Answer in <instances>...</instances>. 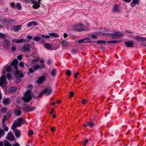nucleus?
I'll return each mask as SVG.
<instances>
[{"instance_id":"obj_1","label":"nucleus","mask_w":146,"mask_h":146,"mask_svg":"<svg viewBox=\"0 0 146 146\" xmlns=\"http://www.w3.org/2000/svg\"><path fill=\"white\" fill-rule=\"evenodd\" d=\"M31 93V91L30 90H27L25 93L24 96L22 98V100L24 102H29L32 99Z\"/></svg>"},{"instance_id":"obj_2","label":"nucleus","mask_w":146,"mask_h":146,"mask_svg":"<svg viewBox=\"0 0 146 146\" xmlns=\"http://www.w3.org/2000/svg\"><path fill=\"white\" fill-rule=\"evenodd\" d=\"M41 37L38 36H35L33 38V40L36 42H38L40 44H43L44 42V39L49 38L50 36L48 35H41Z\"/></svg>"},{"instance_id":"obj_3","label":"nucleus","mask_w":146,"mask_h":146,"mask_svg":"<svg viewBox=\"0 0 146 146\" xmlns=\"http://www.w3.org/2000/svg\"><path fill=\"white\" fill-rule=\"evenodd\" d=\"M111 31L114 32L113 33H112V37L115 39H117L122 37L124 35L123 33L115 31L113 30H112V31Z\"/></svg>"},{"instance_id":"obj_4","label":"nucleus","mask_w":146,"mask_h":146,"mask_svg":"<svg viewBox=\"0 0 146 146\" xmlns=\"http://www.w3.org/2000/svg\"><path fill=\"white\" fill-rule=\"evenodd\" d=\"M6 77L4 76H1L0 78V86L1 87L5 86L7 84Z\"/></svg>"},{"instance_id":"obj_5","label":"nucleus","mask_w":146,"mask_h":146,"mask_svg":"<svg viewBox=\"0 0 146 146\" xmlns=\"http://www.w3.org/2000/svg\"><path fill=\"white\" fill-rule=\"evenodd\" d=\"M31 48V45L29 43L25 44L23 47L21 48V49L23 52L28 51Z\"/></svg>"},{"instance_id":"obj_6","label":"nucleus","mask_w":146,"mask_h":146,"mask_svg":"<svg viewBox=\"0 0 146 146\" xmlns=\"http://www.w3.org/2000/svg\"><path fill=\"white\" fill-rule=\"evenodd\" d=\"M84 25L83 24L79 23L76 25L75 28L74 29L78 31H82L84 30Z\"/></svg>"},{"instance_id":"obj_7","label":"nucleus","mask_w":146,"mask_h":146,"mask_svg":"<svg viewBox=\"0 0 146 146\" xmlns=\"http://www.w3.org/2000/svg\"><path fill=\"white\" fill-rule=\"evenodd\" d=\"M10 6L14 9H17L19 10L21 9L22 8L21 4L20 3H17L15 5V2H13L10 4Z\"/></svg>"},{"instance_id":"obj_8","label":"nucleus","mask_w":146,"mask_h":146,"mask_svg":"<svg viewBox=\"0 0 146 146\" xmlns=\"http://www.w3.org/2000/svg\"><path fill=\"white\" fill-rule=\"evenodd\" d=\"M135 43L134 41L131 40L124 42L125 44L127 47L131 48L134 47Z\"/></svg>"},{"instance_id":"obj_9","label":"nucleus","mask_w":146,"mask_h":146,"mask_svg":"<svg viewBox=\"0 0 146 146\" xmlns=\"http://www.w3.org/2000/svg\"><path fill=\"white\" fill-rule=\"evenodd\" d=\"M46 80V77L44 76L38 77L37 80L36 81L37 83L39 84H42L43 82Z\"/></svg>"},{"instance_id":"obj_10","label":"nucleus","mask_w":146,"mask_h":146,"mask_svg":"<svg viewBox=\"0 0 146 146\" xmlns=\"http://www.w3.org/2000/svg\"><path fill=\"white\" fill-rule=\"evenodd\" d=\"M25 110L28 111H31L34 110L36 108L34 107L31 106L29 105H28L24 107Z\"/></svg>"},{"instance_id":"obj_11","label":"nucleus","mask_w":146,"mask_h":146,"mask_svg":"<svg viewBox=\"0 0 146 146\" xmlns=\"http://www.w3.org/2000/svg\"><path fill=\"white\" fill-rule=\"evenodd\" d=\"M14 135L11 133H9L7 137V139L10 141H13L14 139Z\"/></svg>"},{"instance_id":"obj_12","label":"nucleus","mask_w":146,"mask_h":146,"mask_svg":"<svg viewBox=\"0 0 146 146\" xmlns=\"http://www.w3.org/2000/svg\"><path fill=\"white\" fill-rule=\"evenodd\" d=\"M52 92V90L50 88H46L43 90V92L44 94L47 93V95H50Z\"/></svg>"},{"instance_id":"obj_13","label":"nucleus","mask_w":146,"mask_h":146,"mask_svg":"<svg viewBox=\"0 0 146 146\" xmlns=\"http://www.w3.org/2000/svg\"><path fill=\"white\" fill-rule=\"evenodd\" d=\"M11 68L12 67L11 66H8L7 67L6 66H5L4 67L5 69H3L2 71V73L3 74V75H4L6 73L5 70V69H6V71H7V72L9 73L10 72Z\"/></svg>"},{"instance_id":"obj_14","label":"nucleus","mask_w":146,"mask_h":146,"mask_svg":"<svg viewBox=\"0 0 146 146\" xmlns=\"http://www.w3.org/2000/svg\"><path fill=\"white\" fill-rule=\"evenodd\" d=\"M135 39L139 41H146V38L145 37L136 36L135 37Z\"/></svg>"},{"instance_id":"obj_15","label":"nucleus","mask_w":146,"mask_h":146,"mask_svg":"<svg viewBox=\"0 0 146 146\" xmlns=\"http://www.w3.org/2000/svg\"><path fill=\"white\" fill-rule=\"evenodd\" d=\"M33 4L34 5L32 6V7L34 9H37L40 6L39 3L37 2L36 0Z\"/></svg>"},{"instance_id":"obj_16","label":"nucleus","mask_w":146,"mask_h":146,"mask_svg":"<svg viewBox=\"0 0 146 146\" xmlns=\"http://www.w3.org/2000/svg\"><path fill=\"white\" fill-rule=\"evenodd\" d=\"M14 132L16 137L18 138L20 137L21 135V132L20 130L17 129H15L14 130Z\"/></svg>"},{"instance_id":"obj_17","label":"nucleus","mask_w":146,"mask_h":146,"mask_svg":"<svg viewBox=\"0 0 146 146\" xmlns=\"http://www.w3.org/2000/svg\"><path fill=\"white\" fill-rule=\"evenodd\" d=\"M29 42V40L27 39H24L23 38H21L20 39H17V43H21L23 42L24 43H27Z\"/></svg>"},{"instance_id":"obj_18","label":"nucleus","mask_w":146,"mask_h":146,"mask_svg":"<svg viewBox=\"0 0 146 146\" xmlns=\"http://www.w3.org/2000/svg\"><path fill=\"white\" fill-rule=\"evenodd\" d=\"M16 89L17 88L15 87H11L9 89L8 92L10 93H13L16 91Z\"/></svg>"},{"instance_id":"obj_19","label":"nucleus","mask_w":146,"mask_h":146,"mask_svg":"<svg viewBox=\"0 0 146 146\" xmlns=\"http://www.w3.org/2000/svg\"><path fill=\"white\" fill-rule=\"evenodd\" d=\"M3 102L5 104H9L11 102V100L9 98H7L3 100Z\"/></svg>"},{"instance_id":"obj_20","label":"nucleus","mask_w":146,"mask_h":146,"mask_svg":"<svg viewBox=\"0 0 146 146\" xmlns=\"http://www.w3.org/2000/svg\"><path fill=\"white\" fill-rule=\"evenodd\" d=\"M21 27L20 25H15L14 26L13 29L15 31H19Z\"/></svg>"},{"instance_id":"obj_21","label":"nucleus","mask_w":146,"mask_h":146,"mask_svg":"<svg viewBox=\"0 0 146 146\" xmlns=\"http://www.w3.org/2000/svg\"><path fill=\"white\" fill-rule=\"evenodd\" d=\"M119 7L117 4H115L113 7V10L115 12H117L119 11Z\"/></svg>"},{"instance_id":"obj_22","label":"nucleus","mask_w":146,"mask_h":146,"mask_svg":"<svg viewBox=\"0 0 146 146\" xmlns=\"http://www.w3.org/2000/svg\"><path fill=\"white\" fill-rule=\"evenodd\" d=\"M37 25V23L35 21L29 22L27 24V26L28 27H30L32 25L36 26Z\"/></svg>"},{"instance_id":"obj_23","label":"nucleus","mask_w":146,"mask_h":146,"mask_svg":"<svg viewBox=\"0 0 146 146\" xmlns=\"http://www.w3.org/2000/svg\"><path fill=\"white\" fill-rule=\"evenodd\" d=\"M3 21L5 23H10L11 22H13L14 21V20L12 19H7L6 18L4 19Z\"/></svg>"},{"instance_id":"obj_24","label":"nucleus","mask_w":146,"mask_h":146,"mask_svg":"<svg viewBox=\"0 0 146 146\" xmlns=\"http://www.w3.org/2000/svg\"><path fill=\"white\" fill-rule=\"evenodd\" d=\"M101 34L102 35L105 36V37H112V33H101Z\"/></svg>"},{"instance_id":"obj_25","label":"nucleus","mask_w":146,"mask_h":146,"mask_svg":"<svg viewBox=\"0 0 146 146\" xmlns=\"http://www.w3.org/2000/svg\"><path fill=\"white\" fill-rule=\"evenodd\" d=\"M18 63V61L16 58H15L14 59L13 61L11 62V65L12 66H13L14 65H17Z\"/></svg>"},{"instance_id":"obj_26","label":"nucleus","mask_w":146,"mask_h":146,"mask_svg":"<svg viewBox=\"0 0 146 146\" xmlns=\"http://www.w3.org/2000/svg\"><path fill=\"white\" fill-rule=\"evenodd\" d=\"M44 45L45 47L47 49H50L52 47V46L49 43H44Z\"/></svg>"},{"instance_id":"obj_27","label":"nucleus","mask_w":146,"mask_h":146,"mask_svg":"<svg viewBox=\"0 0 146 146\" xmlns=\"http://www.w3.org/2000/svg\"><path fill=\"white\" fill-rule=\"evenodd\" d=\"M48 34L50 36L54 37L57 38L59 37V35L56 33H49Z\"/></svg>"},{"instance_id":"obj_28","label":"nucleus","mask_w":146,"mask_h":146,"mask_svg":"<svg viewBox=\"0 0 146 146\" xmlns=\"http://www.w3.org/2000/svg\"><path fill=\"white\" fill-rule=\"evenodd\" d=\"M56 69H53L51 71V75L52 76H55L56 74Z\"/></svg>"},{"instance_id":"obj_29","label":"nucleus","mask_w":146,"mask_h":146,"mask_svg":"<svg viewBox=\"0 0 146 146\" xmlns=\"http://www.w3.org/2000/svg\"><path fill=\"white\" fill-rule=\"evenodd\" d=\"M17 121L22 124L25 122V120L24 118H19L17 119Z\"/></svg>"},{"instance_id":"obj_30","label":"nucleus","mask_w":146,"mask_h":146,"mask_svg":"<svg viewBox=\"0 0 146 146\" xmlns=\"http://www.w3.org/2000/svg\"><path fill=\"white\" fill-rule=\"evenodd\" d=\"M120 41L117 40H114L112 41H109L107 42V43L109 44H115L119 42Z\"/></svg>"},{"instance_id":"obj_31","label":"nucleus","mask_w":146,"mask_h":146,"mask_svg":"<svg viewBox=\"0 0 146 146\" xmlns=\"http://www.w3.org/2000/svg\"><path fill=\"white\" fill-rule=\"evenodd\" d=\"M96 43L98 44H106V41L104 40H99L96 41Z\"/></svg>"},{"instance_id":"obj_32","label":"nucleus","mask_w":146,"mask_h":146,"mask_svg":"<svg viewBox=\"0 0 146 146\" xmlns=\"http://www.w3.org/2000/svg\"><path fill=\"white\" fill-rule=\"evenodd\" d=\"M3 116L4 118L2 119V123L4 124L5 122V121L7 120L9 118L5 115H3Z\"/></svg>"},{"instance_id":"obj_33","label":"nucleus","mask_w":146,"mask_h":146,"mask_svg":"<svg viewBox=\"0 0 146 146\" xmlns=\"http://www.w3.org/2000/svg\"><path fill=\"white\" fill-rule=\"evenodd\" d=\"M5 134L4 131L3 129L0 130V139L2 136H3Z\"/></svg>"},{"instance_id":"obj_34","label":"nucleus","mask_w":146,"mask_h":146,"mask_svg":"<svg viewBox=\"0 0 146 146\" xmlns=\"http://www.w3.org/2000/svg\"><path fill=\"white\" fill-rule=\"evenodd\" d=\"M12 113L10 111H8L6 115H5L8 118H9L12 116Z\"/></svg>"},{"instance_id":"obj_35","label":"nucleus","mask_w":146,"mask_h":146,"mask_svg":"<svg viewBox=\"0 0 146 146\" xmlns=\"http://www.w3.org/2000/svg\"><path fill=\"white\" fill-rule=\"evenodd\" d=\"M18 126L15 122L12 125L11 129H13L14 130Z\"/></svg>"},{"instance_id":"obj_36","label":"nucleus","mask_w":146,"mask_h":146,"mask_svg":"<svg viewBox=\"0 0 146 146\" xmlns=\"http://www.w3.org/2000/svg\"><path fill=\"white\" fill-rule=\"evenodd\" d=\"M71 72L69 70H66V74L67 76H70L71 75Z\"/></svg>"},{"instance_id":"obj_37","label":"nucleus","mask_w":146,"mask_h":146,"mask_svg":"<svg viewBox=\"0 0 146 146\" xmlns=\"http://www.w3.org/2000/svg\"><path fill=\"white\" fill-rule=\"evenodd\" d=\"M7 78L9 80L12 79V75L11 74L8 73L7 74Z\"/></svg>"},{"instance_id":"obj_38","label":"nucleus","mask_w":146,"mask_h":146,"mask_svg":"<svg viewBox=\"0 0 146 146\" xmlns=\"http://www.w3.org/2000/svg\"><path fill=\"white\" fill-rule=\"evenodd\" d=\"M37 62V59H35L32 60L31 61V63L30 64V65L32 66L33 65V64L35 63L36 62Z\"/></svg>"},{"instance_id":"obj_39","label":"nucleus","mask_w":146,"mask_h":146,"mask_svg":"<svg viewBox=\"0 0 146 146\" xmlns=\"http://www.w3.org/2000/svg\"><path fill=\"white\" fill-rule=\"evenodd\" d=\"M40 66L38 64H37L34 66L33 68V69L35 71L37 70L40 68Z\"/></svg>"},{"instance_id":"obj_40","label":"nucleus","mask_w":146,"mask_h":146,"mask_svg":"<svg viewBox=\"0 0 146 146\" xmlns=\"http://www.w3.org/2000/svg\"><path fill=\"white\" fill-rule=\"evenodd\" d=\"M87 39H88L87 38H84L83 39H80V40H78V43H82L83 42H84V41L85 40H87Z\"/></svg>"},{"instance_id":"obj_41","label":"nucleus","mask_w":146,"mask_h":146,"mask_svg":"<svg viewBox=\"0 0 146 146\" xmlns=\"http://www.w3.org/2000/svg\"><path fill=\"white\" fill-rule=\"evenodd\" d=\"M29 72L30 73H33L35 71V70L33 69V68H30L29 70Z\"/></svg>"},{"instance_id":"obj_42","label":"nucleus","mask_w":146,"mask_h":146,"mask_svg":"<svg viewBox=\"0 0 146 146\" xmlns=\"http://www.w3.org/2000/svg\"><path fill=\"white\" fill-rule=\"evenodd\" d=\"M22 113V111L21 110H19L16 112V115L18 116L21 115Z\"/></svg>"},{"instance_id":"obj_43","label":"nucleus","mask_w":146,"mask_h":146,"mask_svg":"<svg viewBox=\"0 0 146 146\" xmlns=\"http://www.w3.org/2000/svg\"><path fill=\"white\" fill-rule=\"evenodd\" d=\"M34 133V132L32 130H30L29 131V136H30L33 135Z\"/></svg>"},{"instance_id":"obj_44","label":"nucleus","mask_w":146,"mask_h":146,"mask_svg":"<svg viewBox=\"0 0 146 146\" xmlns=\"http://www.w3.org/2000/svg\"><path fill=\"white\" fill-rule=\"evenodd\" d=\"M24 76V75L23 74L22 72H21L18 76H17V77H19L20 78H23Z\"/></svg>"},{"instance_id":"obj_45","label":"nucleus","mask_w":146,"mask_h":146,"mask_svg":"<svg viewBox=\"0 0 146 146\" xmlns=\"http://www.w3.org/2000/svg\"><path fill=\"white\" fill-rule=\"evenodd\" d=\"M15 123H16V125H17V126L18 127H20V126L22 124L21 123H20L18 121H16L15 122Z\"/></svg>"},{"instance_id":"obj_46","label":"nucleus","mask_w":146,"mask_h":146,"mask_svg":"<svg viewBox=\"0 0 146 146\" xmlns=\"http://www.w3.org/2000/svg\"><path fill=\"white\" fill-rule=\"evenodd\" d=\"M5 146H12L10 144L9 142L7 141L4 144Z\"/></svg>"},{"instance_id":"obj_47","label":"nucleus","mask_w":146,"mask_h":146,"mask_svg":"<svg viewBox=\"0 0 146 146\" xmlns=\"http://www.w3.org/2000/svg\"><path fill=\"white\" fill-rule=\"evenodd\" d=\"M94 124V123L92 122H89V126L90 127L92 128L93 127Z\"/></svg>"},{"instance_id":"obj_48","label":"nucleus","mask_w":146,"mask_h":146,"mask_svg":"<svg viewBox=\"0 0 146 146\" xmlns=\"http://www.w3.org/2000/svg\"><path fill=\"white\" fill-rule=\"evenodd\" d=\"M87 38L88 39L84 41V42L85 43H90L91 41H89L90 38Z\"/></svg>"},{"instance_id":"obj_49","label":"nucleus","mask_w":146,"mask_h":146,"mask_svg":"<svg viewBox=\"0 0 146 146\" xmlns=\"http://www.w3.org/2000/svg\"><path fill=\"white\" fill-rule=\"evenodd\" d=\"M88 141L86 139L83 143V145L84 146H86L87 143H88Z\"/></svg>"},{"instance_id":"obj_50","label":"nucleus","mask_w":146,"mask_h":146,"mask_svg":"<svg viewBox=\"0 0 146 146\" xmlns=\"http://www.w3.org/2000/svg\"><path fill=\"white\" fill-rule=\"evenodd\" d=\"M21 1L23 2H24L26 3H28L30 4V2L29 0H21Z\"/></svg>"},{"instance_id":"obj_51","label":"nucleus","mask_w":146,"mask_h":146,"mask_svg":"<svg viewBox=\"0 0 146 146\" xmlns=\"http://www.w3.org/2000/svg\"><path fill=\"white\" fill-rule=\"evenodd\" d=\"M15 72V74L16 75H17L18 76L20 73V72L18 70V69H17L16 70Z\"/></svg>"},{"instance_id":"obj_52","label":"nucleus","mask_w":146,"mask_h":146,"mask_svg":"<svg viewBox=\"0 0 146 146\" xmlns=\"http://www.w3.org/2000/svg\"><path fill=\"white\" fill-rule=\"evenodd\" d=\"M17 58L19 60H21L22 58V56L21 55H20L17 56Z\"/></svg>"},{"instance_id":"obj_53","label":"nucleus","mask_w":146,"mask_h":146,"mask_svg":"<svg viewBox=\"0 0 146 146\" xmlns=\"http://www.w3.org/2000/svg\"><path fill=\"white\" fill-rule=\"evenodd\" d=\"M11 50L12 51H14L16 50V48L15 46H13L11 47Z\"/></svg>"},{"instance_id":"obj_54","label":"nucleus","mask_w":146,"mask_h":146,"mask_svg":"<svg viewBox=\"0 0 146 146\" xmlns=\"http://www.w3.org/2000/svg\"><path fill=\"white\" fill-rule=\"evenodd\" d=\"M87 100L85 99H83L82 100V104H85L86 102H87Z\"/></svg>"},{"instance_id":"obj_55","label":"nucleus","mask_w":146,"mask_h":146,"mask_svg":"<svg viewBox=\"0 0 146 146\" xmlns=\"http://www.w3.org/2000/svg\"><path fill=\"white\" fill-rule=\"evenodd\" d=\"M70 96H69V97H70L72 96H73L74 95V93L72 92H70Z\"/></svg>"},{"instance_id":"obj_56","label":"nucleus","mask_w":146,"mask_h":146,"mask_svg":"<svg viewBox=\"0 0 146 146\" xmlns=\"http://www.w3.org/2000/svg\"><path fill=\"white\" fill-rule=\"evenodd\" d=\"M79 74V72H77L76 73L74 76V77L75 78H77V76H78V74Z\"/></svg>"},{"instance_id":"obj_57","label":"nucleus","mask_w":146,"mask_h":146,"mask_svg":"<svg viewBox=\"0 0 146 146\" xmlns=\"http://www.w3.org/2000/svg\"><path fill=\"white\" fill-rule=\"evenodd\" d=\"M5 37V36L2 33H0V38H4Z\"/></svg>"},{"instance_id":"obj_58","label":"nucleus","mask_w":146,"mask_h":146,"mask_svg":"<svg viewBox=\"0 0 146 146\" xmlns=\"http://www.w3.org/2000/svg\"><path fill=\"white\" fill-rule=\"evenodd\" d=\"M136 4H135V3H133V2H132L131 3H130V5H131V6L133 7H135V5Z\"/></svg>"},{"instance_id":"obj_59","label":"nucleus","mask_w":146,"mask_h":146,"mask_svg":"<svg viewBox=\"0 0 146 146\" xmlns=\"http://www.w3.org/2000/svg\"><path fill=\"white\" fill-rule=\"evenodd\" d=\"M50 130L52 132H54L55 131V127H52L51 129Z\"/></svg>"},{"instance_id":"obj_60","label":"nucleus","mask_w":146,"mask_h":146,"mask_svg":"<svg viewBox=\"0 0 146 146\" xmlns=\"http://www.w3.org/2000/svg\"><path fill=\"white\" fill-rule=\"evenodd\" d=\"M132 2L134 3L137 4L138 3V0H133Z\"/></svg>"},{"instance_id":"obj_61","label":"nucleus","mask_w":146,"mask_h":146,"mask_svg":"<svg viewBox=\"0 0 146 146\" xmlns=\"http://www.w3.org/2000/svg\"><path fill=\"white\" fill-rule=\"evenodd\" d=\"M19 66L21 67H24V64L22 62H20Z\"/></svg>"},{"instance_id":"obj_62","label":"nucleus","mask_w":146,"mask_h":146,"mask_svg":"<svg viewBox=\"0 0 146 146\" xmlns=\"http://www.w3.org/2000/svg\"><path fill=\"white\" fill-rule=\"evenodd\" d=\"M44 94V93L43 92H43H41L40 93H39L38 97H41Z\"/></svg>"},{"instance_id":"obj_63","label":"nucleus","mask_w":146,"mask_h":146,"mask_svg":"<svg viewBox=\"0 0 146 146\" xmlns=\"http://www.w3.org/2000/svg\"><path fill=\"white\" fill-rule=\"evenodd\" d=\"M4 130L6 131H7L9 130V128L7 127H5L4 128Z\"/></svg>"},{"instance_id":"obj_64","label":"nucleus","mask_w":146,"mask_h":146,"mask_svg":"<svg viewBox=\"0 0 146 146\" xmlns=\"http://www.w3.org/2000/svg\"><path fill=\"white\" fill-rule=\"evenodd\" d=\"M39 66H40V68H44L45 67V65L43 64H42L40 65Z\"/></svg>"}]
</instances>
